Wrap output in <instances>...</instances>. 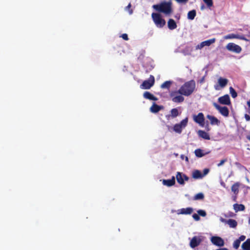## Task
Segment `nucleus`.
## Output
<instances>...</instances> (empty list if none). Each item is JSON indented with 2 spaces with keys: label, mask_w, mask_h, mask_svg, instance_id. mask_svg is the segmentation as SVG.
Here are the masks:
<instances>
[{
  "label": "nucleus",
  "mask_w": 250,
  "mask_h": 250,
  "mask_svg": "<svg viewBox=\"0 0 250 250\" xmlns=\"http://www.w3.org/2000/svg\"><path fill=\"white\" fill-rule=\"evenodd\" d=\"M153 8L156 11L164 13L166 15H169L172 12V3L171 2H163L153 5Z\"/></svg>",
  "instance_id": "f257e3e1"
},
{
  "label": "nucleus",
  "mask_w": 250,
  "mask_h": 250,
  "mask_svg": "<svg viewBox=\"0 0 250 250\" xmlns=\"http://www.w3.org/2000/svg\"><path fill=\"white\" fill-rule=\"evenodd\" d=\"M195 88V82L193 81H190L183 85L179 89V92L182 95L188 96L193 93Z\"/></svg>",
  "instance_id": "f03ea898"
},
{
  "label": "nucleus",
  "mask_w": 250,
  "mask_h": 250,
  "mask_svg": "<svg viewBox=\"0 0 250 250\" xmlns=\"http://www.w3.org/2000/svg\"><path fill=\"white\" fill-rule=\"evenodd\" d=\"M151 17L153 22L157 27L162 28L166 24L165 20L162 18L160 14L153 13Z\"/></svg>",
  "instance_id": "7ed1b4c3"
},
{
  "label": "nucleus",
  "mask_w": 250,
  "mask_h": 250,
  "mask_svg": "<svg viewBox=\"0 0 250 250\" xmlns=\"http://www.w3.org/2000/svg\"><path fill=\"white\" fill-rule=\"evenodd\" d=\"M228 82L227 79L219 77L217 79V83L214 85V88L216 90H220L226 87Z\"/></svg>",
  "instance_id": "20e7f679"
},
{
  "label": "nucleus",
  "mask_w": 250,
  "mask_h": 250,
  "mask_svg": "<svg viewBox=\"0 0 250 250\" xmlns=\"http://www.w3.org/2000/svg\"><path fill=\"white\" fill-rule=\"evenodd\" d=\"M188 122V118H186L183 120L180 123L175 124L173 128V130L177 133L180 134L183 129L187 125Z\"/></svg>",
  "instance_id": "39448f33"
},
{
  "label": "nucleus",
  "mask_w": 250,
  "mask_h": 250,
  "mask_svg": "<svg viewBox=\"0 0 250 250\" xmlns=\"http://www.w3.org/2000/svg\"><path fill=\"white\" fill-rule=\"evenodd\" d=\"M226 48L228 51L237 54L240 53L242 51V48L239 45L233 42L228 43Z\"/></svg>",
  "instance_id": "423d86ee"
},
{
  "label": "nucleus",
  "mask_w": 250,
  "mask_h": 250,
  "mask_svg": "<svg viewBox=\"0 0 250 250\" xmlns=\"http://www.w3.org/2000/svg\"><path fill=\"white\" fill-rule=\"evenodd\" d=\"M179 90L177 91H172L170 94L172 101L174 103H182L184 100V98L181 95Z\"/></svg>",
  "instance_id": "0eeeda50"
},
{
  "label": "nucleus",
  "mask_w": 250,
  "mask_h": 250,
  "mask_svg": "<svg viewBox=\"0 0 250 250\" xmlns=\"http://www.w3.org/2000/svg\"><path fill=\"white\" fill-rule=\"evenodd\" d=\"M154 83V78L153 76H150L149 79L145 81L143 83L140 85L142 89H147L150 88L153 86Z\"/></svg>",
  "instance_id": "6e6552de"
},
{
  "label": "nucleus",
  "mask_w": 250,
  "mask_h": 250,
  "mask_svg": "<svg viewBox=\"0 0 250 250\" xmlns=\"http://www.w3.org/2000/svg\"><path fill=\"white\" fill-rule=\"evenodd\" d=\"M177 182L181 185H184L186 181H188L189 178L182 172H177L176 175Z\"/></svg>",
  "instance_id": "1a4fd4ad"
},
{
  "label": "nucleus",
  "mask_w": 250,
  "mask_h": 250,
  "mask_svg": "<svg viewBox=\"0 0 250 250\" xmlns=\"http://www.w3.org/2000/svg\"><path fill=\"white\" fill-rule=\"evenodd\" d=\"M223 39L224 40L237 39L244 40L246 41H249V40L246 39L244 36L240 35V34H234V33H232V34H229L223 37Z\"/></svg>",
  "instance_id": "9d476101"
},
{
  "label": "nucleus",
  "mask_w": 250,
  "mask_h": 250,
  "mask_svg": "<svg viewBox=\"0 0 250 250\" xmlns=\"http://www.w3.org/2000/svg\"><path fill=\"white\" fill-rule=\"evenodd\" d=\"M216 41L215 38H212L204 42H201L200 44L196 46V49H201L205 46H209L211 44L214 43Z\"/></svg>",
  "instance_id": "9b49d317"
},
{
  "label": "nucleus",
  "mask_w": 250,
  "mask_h": 250,
  "mask_svg": "<svg viewBox=\"0 0 250 250\" xmlns=\"http://www.w3.org/2000/svg\"><path fill=\"white\" fill-rule=\"evenodd\" d=\"M214 106L218 110L220 114L225 117L229 115L228 108L226 106H221L216 103H213Z\"/></svg>",
  "instance_id": "f8f14e48"
},
{
  "label": "nucleus",
  "mask_w": 250,
  "mask_h": 250,
  "mask_svg": "<svg viewBox=\"0 0 250 250\" xmlns=\"http://www.w3.org/2000/svg\"><path fill=\"white\" fill-rule=\"evenodd\" d=\"M193 120L195 122L198 124L200 126L204 125V116L202 113H199L197 115H193Z\"/></svg>",
  "instance_id": "ddd939ff"
},
{
  "label": "nucleus",
  "mask_w": 250,
  "mask_h": 250,
  "mask_svg": "<svg viewBox=\"0 0 250 250\" xmlns=\"http://www.w3.org/2000/svg\"><path fill=\"white\" fill-rule=\"evenodd\" d=\"M211 242L213 245L218 247H223L225 244L224 240L219 236H212Z\"/></svg>",
  "instance_id": "4468645a"
},
{
  "label": "nucleus",
  "mask_w": 250,
  "mask_h": 250,
  "mask_svg": "<svg viewBox=\"0 0 250 250\" xmlns=\"http://www.w3.org/2000/svg\"><path fill=\"white\" fill-rule=\"evenodd\" d=\"M202 242V239L200 237L198 236H194L190 242V246L192 248H194L197 246H198L201 242Z\"/></svg>",
  "instance_id": "2eb2a0df"
},
{
  "label": "nucleus",
  "mask_w": 250,
  "mask_h": 250,
  "mask_svg": "<svg viewBox=\"0 0 250 250\" xmlns=\"http://www.w3.org/2000/svg\"><path fill=\"white\" fill-rule=\"evenodd\" d=\"M218 100L220 104H223L229 105L230 104V98L228 95L219 97Z\"/></svg>",
  "instance_id": "dca6fc26"
},
{
  "label": "nucleus",
  "mask_w": 250,
  "mask_h": 250,
  "mask_svg": "<svg viewBox=\"0 0 250 250\" xmlns=\"http://www.w3.org/2000/svg\"><path fill=\"white\" fill-rule=\"evenodd\" d=\"M193 208L190 207L187 208H182L178 209L177 211L178 214H190L193 212Z\"/></svg>",
  "instance_id": "f3484780"
},
{
  "label": "nucleus",
  "mask_w": 250,
  "mask_h": 250,
  "mask_svg": "<svg viewBox=\"0 0 250 250\" xmlns=\"http://www.w3.org/2000/svg\"><path fill=\"white\" fill-rule=\"evenodd\" d=\"M162 183L164 186L169 187L173 186L175 184V177L172 176L171 179L162 180Z\"/></svg>",
  "instance_id": "a211bd4d"
},
{
  "label": "nucleus",
  "mask_w": 250,
  "mask_h": 250,
  "mask_svg": "<svg viewBox=\"0 0 250 250\" xmlns=\"http://www.w3.org/2000/svg\"><path fill=\"white\" fill-rule=\"evenodd\" d=\"M209 153V152H205L204 150L200 148L196 149L194 151V154L195 156L198 158L202 157L205 156L206 155L208 154Z\"/></svg>",
  "instance_id": "6ab92c4d"
},
{
  "label": "nucleus",
  "mask_w": 250,
  "mask_h": 250,
  "mask_svg": "<svg viewBox=\"0 0 250 250\" xmlns=\"http://www.w3.org/2000/svg\"><path fill=\"white\" fill-rule=\"evenodd\" d=\"M163 108V106L158 105L155 103L153 104V105L151 106V107L150 108V111L152 113H157L158 111H159L160 110L162 109Z\"/></svg>",
  "instance_id": "aec40b11"
},
{
  "label": "nucleus",
  "mask_w": 250,
  "mask_h": 250,
  "mask_svg": "<svg viewBox=\"0 0 250 250\" xmlns=\"http://www.w3.org/2000/svg\"><path fill=\"white\" fill-rule=\"evenodd\" d=\"M207 118L210 121L212 125H219L220 121L215 117L209 115H207Z\"/></svg>",
  "instance_id": "412c9836"
},
{
  "label": "nucleus",
  "mask_w": 250,
  "mask_h": 250,
  "mask_svg": "<svg viewBox=\"0 0 250 250\" xmlns=\"http://www.w3.org/2000/svg\"><path fill=\"white\" fill-rule=\"evenodd\" d=\"M199 137L206 140H210V136L209 134L205 131L200 130L197 132Z\"/></svg>",
  "instance_id": "4be33fe9"
},
{
  "label": "nucleus",
  "mask_w": 250,
  "mask_h": 250,
  "mask_svg": "<svg viewBox=\"0 0 250 250\" xmlns=\"http://www.w3.org/2000/svg\"><path fill=\"white\" fill-rule=\"evenodd\" d=\"M192 177L194 179H201L204 177V175H202L201 172L198 170H195L192 173Z\"/></svg>",
  "instance_id": "5701e85b"
},
{
  "label": "nucleus",
  "mask_w": 250,
  "mask_h": 250,
  "mask_svg": "<svg viewBox=\"0 0 250 250\" xmlns=\"http://www.w3.org/2000/svg\"><path fill=\"white\" fill-rule=\"evenodd\" d=\"M167 26L170 30H174L177 28V24L173 19H169L167 22Z\"/></svg>",
  "instance_id": "b1692460"
},
{
  "label": "nucleus",
  "mask_w": 250,
  "mask_h": 250,
  "mask_svg": "<svg viewBox=\"0 0 250 250\" xmlns=\"http://www.w3.org/2000/svg\"><path fill=\"white\" fill-rule=\"evenodd\" d=\"M179 111L177 108H173L170 111V114L167 115L166 117L167 119H169L170 117L172 118H175L179 115Z\"/></svg>",
  "instance_id": "393cba45"
},
{
  "label": "nucleus",
  "mask_w": 250,
  "mask_h": 250,
  "mask_svg": "<svg viewBox=\"0 0 250 250\" xmlns=\"http://www.w3.org/2000/svg\"><path fill=\"white\" fill-rule=\"evenodd\" d=\"M144 97L146 99L153 101H157V98L151 94L150 92L146 91L144 93Z\"/></svg>",
  "instance_id": "a878e982"
},
{
  "label": "nucleus",
  "mask_w": 250,
  "mask_h": 250,
  "mask_svg": "<svg viewBox=\"0 0 250 250\" xmlns=\"http://www.w3.org/2000/svg\"><path fill=\"white\" fill-rule=\"evenodd\" d=\"M240 186V184L238 182H236L231 187V191L235 194H237L239 192V188Z\"/></svg>",
  "instance_id": "bb28decb"
},
{
  "label": "nucleus",
  "mask_w": 250,
  "mask_h": 250,
  "mask_svg": "<svg viewBox=\"0 0 250 250\" xmlns=\"http://www.w3.org/2000/svg\"><path fill=\"white\" fill-rule=\"evenodd\" d=\"M243 250H250V238H248L247 240L243 243L241 246Z\"/></svg>",
  "instance_id": "cd10ccee"
},
{
  "label": "nucleus",
  "mask_w": 250,
  "mask_h": 250,
  "mask_svg": "<svg viewBox=\"0 0 250 250\" xmlns=\"http://www.w3.org/2000/svg\"><path fill=\"white\" fill-rule=\"evenodd\" d=\"M233 208L235 212H238V211L244 210L245 207L243 204H233Z\"/></svg>",
  "instance_id": "c85d7f7f"
},
{
  "label": "nucleus",
  "mask_w": 250,
  "mask_h": 250,
  "mask_svg": "<svg viewBox=\"0 0 250 250\" xmlns=\"http://www.w3.org/2000/svg\"><path fill=\"white\" fill-rule=\"evenodd\" d=\"M227 224L230 228H235L237 226V222L236 220L232 219H229L227 221Z\"/></svg>",
  "instance_id": "c756f323"
},
{
  "label": "nucleus",
  "mask_w": 250,
  "mask_h": 250,
  "mask_svg": "<svg viewBox=\"0 0 250 250\" xmlns=\"http://www.w3.org/2000/svg\"><path fill=\"white\" fill-rule=\"evenodd\" d=\"M196 14L195 10L190 11L188 14V18L190 20H193L196 16Z\"/></svg>",
  "instance_id": "7c9ffc66"
},
{
  "label": "nucleus",
  "mask_w": 250,
  "mask_h": 250,
  "mask_svg": "<svg viewBox=\"0 0 250 250\" xmlns=\"http://www.w3.org/2000/svg\"><path fill=\"white\" fill-rule=\"evenodd\" d=\"M172 82L171 81H166L161 86L162 88H168L170 87Z\"/></svg>",
  "instance_id": "2f4dec72"
},
{
  "label": "nucleus",
  "mask_w": 250,
  "mask_h": 250,
  "mask_svg": "<svg viewBox=\"0 0 250 250\" xmlns=\"http://www.w3.org/2000/svg\"><path fill=\"white\" fill-rule=\"evenodd\" d=\"M204 197V194L203 193H198L196 194L194 197V199L196 200H200L203 199Z\"/></svg>",
  "instance_id": "473e14b6"
},
{
  "label": "nucleus",
  "mask_w": 250,
  "mask_h": 250,
  "mask_svg": "<svg viewBox=\"0 0 250 250\" xmlns=\"http://www.w3.org/2000/svg\"><path fill=\"white\" fill-rule=\"evenodd\" d=\"M240 243L238 239L235 240L233 243V248L236 250L238 249L240 246Z\"/></svg>",
  "instance_id": "72a5a7b5"
},
{
  "label": "nucleus",
  "mask_w": 250,
  "mask_h": 250,
  "mask_svg": "<svg viewBox=\"0 0 250 250\" xmlns=\"http://www.w3.org/2000/svg\"><path fill=\"white\" fill-rule=\"evenodd\" d=\"M229 92L232 97L234 98L236 97L237 95V93L235 92V90L232 87H230L229 88Z\"/></svg>",
  "instance_id": "f704fd0d"
},
{
  "label": "nucleus",
  "mask_w": 250,
  "mask_h": 250,
  "mask_svg": "<svg viewBox=\"0 0 250 250\" xmlns=\"http://www.w3.org/2000/svg\"><path fill=\"white\" fill-rule=\"evenodd\" d=\"M197 212H198V214L199 215H200L202 217H205L207 215L206 211L204 210H201V209L198 210L197 211Z\"/></svg>",
  "instance_id": "c9c22d12"
},
{
  "label": "nucleus",
  "mask_w": 250,
  "mask_h": 250,
  "mask_svg": "<svg viewBox=\"0 0 250 250\" xmlns=\"http://www.w3.org/2000/svg\"><path fill=\"white\" fill-rule=\"evenodd\" d=\"M205 3L207 4V5L208 7H210L212 5L213 2L212 0H203Z\"/></svg>",
  "instance_id": "e433bc0d"
},
{
  "label": "nucleus",
  "mask_w": 250,
  "mask_h": 250,
  "mask_svg": "<svg viewBox=\"0 0 250 250\" xmlns=\"http://www.w3.org/2000/svg\"><path fill=\"white\" fill-rule=\"evenodd\" d=\"M131 4L129 3L126 7L125 10L128 11V13L131 15L132 13V10H130Z\"/></svg>",
  "instance_id": "4c0bfd02"
},
{
  "label": "nucleus",
  "mask_w": 250,
  "mask_h": 250,
  "mask_svg": "<svg viewBox=\"0 0 250 250\" xmlns=\"http://www.w3.org/2000/svg\"><path fill=\"white\" fill-rule=\"evenodd\" d=\"M193 218L196 221L200 220V218L198 214L194 213L192 215Z\"/></svg>",
  "instance_id": "58836bf2"
},
{
  "label": "nucleus",
  "mask_w": 250,
  "mask_h": 250,
  "mask_svg": "<svg viewBox=\"0 0 250 250\" xmlns=\"http://www.w3.org/2000/svg\"><path fill=\"white\" fill-rule=\"evenodd\" d=\"M209 171V169L205 168L203 170L204 173L202 175H204V177L205 176H206V175H207Z\"/></svg>",
  "instance_id": "ea45409f"
},
{
  "label": "nucleus",
  "mask_w": 250,
  "mask_h": 250,
  "mask_svg": "<svg viewBox=\"0 0 250 250\" xmlns=\"http://www.w3.org/2000/svg\"><path fill=\"white\" fill-rule=\"evenodd\" d=\"M225 162H226V159H224V160H221L220 163L217 164V166L218 167H219L222 166L225 163Z\"/></svg>",
  "instance_id": "a19ab883"
},
{
  "label": "nucleus",
  "mask_w": 250,
  "mask_h": 250,
  "mask_svg": "<svg viewBox=\"0 0 250 250\" xmlns=\"http://www.w3.org/2000/svg\"><path fill=\"white\" fill-rule=\"evenodd\" d=\"M245 239L246 236L245 235H241L237 239L241 242V241H244Z\"/></svg>",
  "instance_id": "79ce46f5"
},
{
  "label": "nucleus",
  "mask_w": 250,
  "mask_h": 250,
  "mask_svg": "<svg viewBox=\"0 0 250 250\" xmlns=\"http://www.w3.org/2000/svg\"><path fill=\"white\" fill-rule=\"evenodd\" d=\"M181 158L183 160L185 159V161L187 162H188V158L187 156H185V155H181Z\"/></svg>",
  "instance_id": "37998d69"
},
{
  "label": "nucleus",
  "mask_w": 250,
  "mask_h": 250,
  "mask_svg": "<svg viewBox=\"0 0 250 250\" xmlns=\"http://www.w3.org/2000/svg\"><path fill=\"white\" fill-rule=\"evenodd\" d=\"M176 1H177L178 3H186L188 0H175Z\"/></svg>",
  "instance_id": "c03bdc74"
},
{
  "label": "nucleus",
  "mask_w": 250,
  "mask_h": 250,
  "mask_svg": "<svg viewBox=\"0 0 250 250\" xmlns=\"http://www.w3.org/2000/svg\"><path fill=\"white\" fill-rule=\"evenodd\" d=\"M122 37L125 40H128L127 35L126 34H123L122 36Z\"/></svg>",
  "instance_id": "a18cd8bd"
},
{
  "label": "nucleus",
  "mask_w": 250,
  "mask_h": 250,
  "mask_svg": "<svg viewBox=\"0 0 250 250\" xmlns=\"http://www.w3.org/2000/svg\"><path fill=\"white\" fill-rule=\"evenodd\" d=\"M245 118L247 121H250V116L249 115L245 114Z\"/></svg>",
  "instance_id": "49530a36"
},
{
  "label": "nucleus",
  "mask_w": 250,
  "mask_h": 250,
  "mask_svg": "<svg viewBox=\"0 0 250 250\" xmlns=\"http://www.w3.org/2000/svg\"><path fill=\"white\" fill-rule=\"evenodd\" d=\"M221 221L222 222H223V223H227V220L223 218H221V219H220Z\"/></svg>",
  "instance_id": "de8ad7c7"
},
{
  "label": "nucleus",
  "mask_w": 250,
  "mask_h": 250,
  "mask_svg": "<svg viewBox=\"0 0 250 250\" xmlns=\"http://www.w3.org/2000/svg\"><path fill=\"white\" fill-rule=\"evenodd\" d=\"M248 106H250V100L247 102Z\"/></svg>",
  "instance_id": "09e8293b"
},
{
  "label": "nucleus",
  "mask_w": 250,
  "mask_h": 250,
  "mask_svg": "<svg viewBox=\"0 0 250 250\" xmlns=\"http://www.w3.org/2000/svg\"><path fill=\"white\" fill-rule=\"evenodd\" d=\"M248 112L250 114V106H249V108H248Z\"/></svg>",
  "instance_id": "8fccbe9b"
},
{
  "label": "nucleus",
  "mask_w": 250,
  "mask_h": 250,
  "mask_svg": "<svg viewBox=\"0 0 250 250\" xmlns=\"http://www.w3.org/2000/svg\"><path fill=\"white\" fill-rule=\"evenodd\" d=\"M247 138L248 140H250V135L248 136L247 137Z\"/></svg>",
  "instance_id": "3c124183"
},
{
  "label": "nucleus",
  "mask_w": 250,
  "mask_h": 250,
  "mask_svg": "<svg viewBox=\"0 0 250 250\" xmlns=\"http://www.w3.org/2000/svg\"><path fill=\"white\" fill-rule=\"evenodd\" d=\"M204 9V6H202L201 7V9H202V10H203Z\"/></svg>",
  "instance_id": "603ef678"
},
{
  "label": "nucleus",
  "mask_w": 250,
  "mask_h": 250,
  "mask_svg": "<svg viewBox=\"0 0 250 250\" xmlns=\"http://www.w3.org/2000/svg\"><path fill=\"white\" fill-rule=\"evenodd\" d=\"M249 224H250V219L249 220Z\"/></svg>",
  "instance_id": "864d4df0"
},
{
  "label": "nucleus",
  "mask_w": 250,
  "mask_h": 250,
  "mask_svg": "<svg viewBox=\"0 0 250 250\" xmlns=\"http://www.w3.org/2000/svg\"><path fill=\"white\" fill-rule=\"evenodd\" d=\"M221 185L224 186V183H221Z\"/></svg>",
  "instance_id": "5fc2aeb1"
},
{
  "label": "nucleus",
  "mask_w": 250,
  "mask_h": 250,
  "mask_svg": "<svg viewBox=\"0 0 250 250\" xmlns=\"http://www.w3.org/2000/svg\"><path fill=\"white\" fill-rule=\"evenodd\" d=\"M247 181L248 182H249V179H248V178H247Z\"/></svg>",
  "instance_id": "6e6d98bb"
}]
</instances>
